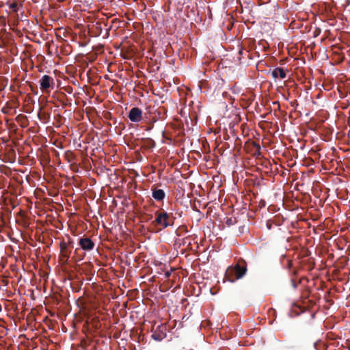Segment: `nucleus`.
Instances as JSON below:
<instances>
[{"label": "nucleus", "mask_w": 350, "mask_h": 350, "mask_svg": "<svg viewBox=\"0 0 350 350\" xmlns=\"http://www.w3.org/2000/svg\"><path fill=\"white\" fill-rule=\"evenodd\" d=\"M247 272V265L245 260H241L234 267H229L225 274V278L231 282L242 278Z\"/></svg>", "instance_id": "obj_1"}, {"label": "nucleus", "mask_w": 350, "mask_h": 350, "mask_svg": "<svg viewBox=\"0 0 350 350\" xmlns=\"http://www.w3.org/2000/svg\"><path fill=\"white\" fill-rule=\"evenodd\" d=\"M153 222L164 229L172 226L174 220L169 213L165 212L163 209H160L155 212V219Z\"/></svg>", "instance_id": "obj_2"}, {"label": "nucleus", "mask_w": 350, "mask_h": 350, "mask_svg": "<svg viewBox=\"0 0 350 350\" xmlns=\"http://www.w3.org/2000/svg\"><path fill=\"white\" fill-rule=\"evenodd\" d=\"M40 88L43 93H50L55 88V79L53 77L44 75L39 81Z\"/></svg>", "instance_id": "obj_3"}, {"label": "nucleus", "mask_w": 350, "mask_h": 350, "mask_svg": "<svg viewBox=\"0 0 350 350\" xmlns=\"http://www.w3.org/2000/svg\"><path fill=\"white\" fill-rule=\"evenodd\" d=\"M128 118L133 122H139L142 120V111L139 107H133L129 112Z\"/></svg>", "instance_id": "obj_4"}, {"label": "nucleus", "mask_w": 350, "mask_h": 350, "mask_svg": "<svg viewBox=\"0 0 350 350\" xmlns=\"http://www.w3.org/2000/svg\"><path fill=\"white\" fill-rule=\"evenodd\" d=\"M79 244L81 249L85 251H91L94 247V243L89 238L83 237L79 241Z\"/></svg>", "instance_id": "obj_5"}, {"label": "nucleus", "mask_w": 350, "mask_h": 350, "mask_svg": "<svg viewBox=\"0 0 350 350\" xmlns=\"http://www.w3.org/2000/svg\"><path fill=\"white\" fill-rule=\"evenodd\" d=\"M157 329H159V330L156 329L154 332L152 334V338L154 340L161 341L166 336V334L163 330L165 329V327L163 325H160L158 327Z\"/></svg>", "instance_id": "obj_6"}, {"label": "nucleus", "mask_w": 350, "mask_h": 350, "mask_svg": "<svg viewBox=\"0 0 350 350\" xmlns=\"http://www.w3.org/2000/svg\"><path fill=\"white\" fill-rule=\"evenodd\" d=\"M286 72L284 68L281 67H277L274 68L271 72V76L274 79L280 78L284 79L286 77Z\"/></svg>", "instance_id": "obj_7"}, {"label": "nucleus", "mask_w": 350, "mask_h": 350, "mask_svg": "<svg viewBox=\"0 0 350 350\" xmlns=\"http://www.w3.org/2000/svg\"><path fill=\"white\" fill-rule=\"evenodd\" d=\"M152 196L157 201H162L165 197V193L163 189L154 188L152 189Z\"/></svg>", "instance_id": "obj_8"}, {"label": "nucleus", "mask_w": 350, "mask_h": 350, "mask_svg": "<svg viewBox=\"0 0 350 350\" xmlns=\"http://www.w3.org/2000/svg\"><path fill=\"white\" fill-rule=\"evenodd\" d=\"M72 242L70 241L69 243H66L65 241H61L59 243V247H60V254H70L71 250L69 249V244H70Z\"/></svg>", "instance_id": "obj_9"}, {"label": "nucleus", "mask_w": 350, "mask_h": 350, "mask_svg": "<svg viewBox=\"0 0 350 350\" xmlns=\"http://www.w3.org/2000/svg\"><path fill=\"white\" fill-rule=\"evenodd\" d=\"M70 254H59V261L62 262V264L66 265L68 263L69 258H70Z\"/></svg>", "instance_id": "obj_10"}, {"label": "nucleus", "mask_w": 350, "mask_h": 350, "mask_svg": "<svg viewBox=\"0 0 350 350\" xmlns=\"http://www.w3.org/2000/svg\"><path fill=\"white\" fill-rule=\"evenodd\" d=\"M314 347L316 350H325V345L321 340L317 341L314 343Z\"/></svg>", "instance_id": "obj_11"}, {"label": "nucleus", "mask_w": 350, "mask_h": 350, "mask_svg": "<svg viewBox=\"0 0 350 350\" xmlns=\"http://www.w3.org/2000/svg\"><path fill=\"white\" fill-rule=\"evenodd\" d=\"M236 223H237L236 219L232 218V217L227 218V219L226 221V224L228 226H232V225L235 224Z\"/></svg>", "instance_id": "obj_12"}, {"label": "nucleus", "mask_w": 350, "mask_h": 350, "mask_svg": "<svg viewBox=\"0 0 350 350\" xmlns=\"http://www.w3.org/2000/svg\"><path fill=\"white\" fill-rule=\"evenodd\" d=\"M292 310L295 312L296 315H299L300 312H303L301 308L299 306H297V305H294L293 306Z\"/></svg>", "instance_id": "obj_13"}, {"label": "nucleus", "mask_w": 350, "mask_h": 350, "mask_svg": "<svg viewBox=\"0 0 350 350\" xmlns=\"http://www.w3.org/2000/svg\"><path fill=\"white\" fill-rule=\"evenodd\" d=\"M252 146L255 148V150L257 152L258 154H260V146L258 144H257L256 142H252Z\"/></svg>", "instance_id": "obj_14"}, {"label": "nucleus", "mask_w": 350, "mask_h": 350, "mask_svg": "<svg viewBox=\"0 0 350 350\" xmlns=\"http://www.w3.org/2000/svg\"><path fill=\"white\" fill-rule=\"evenodd\" d=\"M10 8L12 10L13 12L18 11V5L16 3L14 2L10 5Z\"/></svg>", "instance_id": "obj_15"}, {"label": "nucleus", "mask_w": 350, "mask_h": 350, "mask_svg": "<svg viewBox=\"0 0 350 350\" xmlns=\"http://www.w3.org/2000/svg\"><path fill=\"white\" fill-rule=\"evenodd\" d=\"M292 267H293V263H292V260L288 259L287 260V262H286V268L291 271V269H292Z\"/></svg>", "instance_id": "obj_16"}, {"label": "nucleus", "mask_w": 350, "mask_h": 350, "mask_svg": "<svg viewBox=\"0 0 350 350\" xmlns=\"http://www.w3.org/2000/svg\"><path fill=\"white\" fill-rule=\"evenodd\" d=\"M291 283L294 288H296L297 286V284L296 283L295 279L293 278H291Z\"/></svg>", "instance_id": "obj_17"}, {"label": "nucleus", "mask_w": 350, "mask_h": 350, "mask_svg": "<svg viewBox=\"0 0 350 350\" xmlns=\"http://www.w3.org/2000/svg\"><path fill=\"white\" fill-rule=\"evenodd\" d=\"M297 270L293 269L292 271V274H293V276H295L297 275Z\"/></svg>", "instance_id": "obj_18"}]
</instances>
